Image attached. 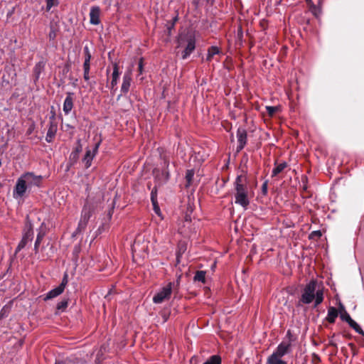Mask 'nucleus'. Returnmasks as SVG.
Instances as JSON below:
<instances>
[{
  "label": "nucleus",
  "mask_w": 364,
  "mask_h": 364,
  "mask_svg": "<svg viewBox=\"0 0 364 364\" xmlns=\"http://www.w3.org/2000/svg\"><path fill=\"white\" fill-rule=\"evenodd\" d=\"M33 237V228L31 223H28L26 226V229L24 230V233L23 235V237L20 242L18 243L15 253L16 254L18 252L21 250L23 248L25 247V246L27 245L28 242L32 241Z\"/></svg>",
  "instance_id": "nucleus-5"
},
{
  "label": "nucleus",
  "mask_w": 364,
  "mask_h": 364,
  "mask_svg": "<svg viewBox=\"0 0 364 364\" xmlns=\"http://www.w3.org/2000/svg\"><path fill=\"white\" fill-rule=\"evenodd\" d=\"M68 300L63 299L57 304V309L61 311H65V309L68 307Z\"/></svg>",
  "instance_id": "nucleus-31"
},
{
  "label": "nucleus",
  "mask_w": 364,
  "mask_h": 364,
  "mask_svg": "<svg viewBox=\"0 0 364 364\" xmlns=\"http://www.w3.org/2000/svg\"><path fill=\"white\" fill-rule=\"evenodd\" d=\"M67 284H68V274H65V275L62 279V282H61L60 284L58 286V287H61L62 290L64 291L65 287L67 285Z\"/></svg>",
  "instance_id": "nucleus-37"
},
{
  "label": "nucleus",
  "mask_w": 364,
  "mask_h": 364,
  "mask_svg": "<svg viewBox=\"0 0 364 364\" xmlns=\"http://www.w3.org/2000/svg\"><path fill=\"white\" fill-rule=\"evenodd\" d=\"M348 325L353 328L358 333L364 336V331L362 330L360 326L354 321L350 320V321L348 323Z\"/></svg>",
  "instance_id": "nucleus-27"
},
{
  "label": "nucleus",
  "mask_w": 364,
  "mask_h": 364,
  "mask_svg": "<svg viewBox=\"0 0 364 364\" xmlns=\"http://www.w3.org/2000/svg\"><path fill=\"white\" fill-rule=\"evenodd\" d=\"M144 70L143 58H140L138 65V71L139 74H142Z\"/></svg>",
  "instance_id": "nucleus-40"
},
{
  "label": "nucleus",
  "mask_w": 364,
  "mask_h": 364,
  "mask_svg": "<svg viewBox=\"0 0 364 364\" xmlns=\"http://www.w3.org/2000/svg\"><path fill=\"white\" fill-rule=\"evenodd\" d=\"M194 281L201 282L204 284L205 282V272L197 271L194 276Z\"/></svg>",
  "instance_id": "nucleus-26"
},
{
  "label": "nucleus",
  "mask_w": 364,
  "mask_h": 364,
  "mask_svg": "<svg viewBox=\"0 0 364 364\" xmlns=\"http://www.w3.org/2000/svg\"><path fill=\"white\" fill-rule=\"evenodd\" d=\"M93 210L94 205L90 204L89 202H87L82 210L81 217L78 223L77 228L76 230L77 232H82L86 228Z\"/></svg>",
  "instance_id": "nucleus-3"
},
{
  "label": "nucleus",
  "mask_w": 364,
  "mask_h": 364,
  "mask_svg": "<svg viewBox=\"0 0 364 364\" xmlns=\"http://www.w3.org/2000/svg\"><path fill=\"white\" fill-rule=\"evenodd\" d=\"M317 282L311 280L304 288L299 302L304 304H309L315 299L314 306L316 307L323 300V292L322 289H316Z\"/></svg>",
  "instance_id": "nucleus-1"
},
{
  "label": "nucleus",
  "mask_w": 364,
  "mask_h": 364,
  "mask_svg": "<svg viewBox=\"0 0 364 364\" xmlns=\"http://www.w3.org/2000/svg\"><path fill=\"white\" fill-rule=\"evenodd\" d=\"M167 318H168V317H167V316H166V315H164V322H165V321H166Z\"/></svg>",
  "instance_id": "nucleus-47"
},
{
  "label": "nucleus",
  "mask_w": 364,
  "mask_h": 364,
  "mask_svg": "<svg viewBox=\"0 0 364 364\" xmlns=\"http://www.w3.org/2000/svg\"><path fill=\"white\" fill-rule=\"evenodd\" d=\"M48 37L50 41H53L56 38V31L52 27L50 28Z\"/></svg>",
  "instance_id": "nucleus-39"
},
{
  "label": "nucleus",
  "mask_w": 364,
  "mask_h": 364,
  "mask_svg": "<svg viewBox=\"0 0 364 364\" xmlns=\"http://www.w3.org/2000/svg\"><path fill=\"white\" fill-rule=\"evenodd\" d=\"M9 307L4 306L0 311V319L9 315Z\"/></svg>",
  "instance_id": "nucleus-35"
},
{
  "label": "nucleus",
  "mask_w": 364,
  "mask_h": 364,
  "mask_svg": "<svg viewBox=\"0 0 364 364\" xmlns=\"http://www.w3.org/2000/svg\"><path fill=\"white\" fill-rule=\"evenodd\" d=\"M322 235L321 232L320 230H316L311 232L309 235L310 239L319 238Z\"/></svg>",
  "instance_id": "nucleus-36"
},
{
  "label": "nucleus",
  "mask_w": 364,
  "mask_h": 364,
  "mask_svg": "<svg viewBox=\"0 0 364 364\" xmlns=\"http://www.w3.org/2000/svg\"><path fill=\"white\" fill-rule=\"evenodd\" d=\"M100 9L99 6H92L90 11V21L92 25H98L100 23Z\"/></svg>",
  "instance_id": "nucleus-13"
},
{
  "label": "nucleus",
  "mask_w": 364,
  "mask_h": 364,
  "mask_svg": "<svg viewBox=\"0 0 364 364\" xmlns=\"http://www.w3.org/2000/svg\"><path fill=\"white\" fill-rule=\"evenodd\" d=\"M196 48V41L193 36H190L187 38V45L183 51V59L187 58Z\"/></svg>",
  "instance_id": "nucleus-12"
},
{
  "label": "nucleus",
  "mask_w": 364,
  "mask_h": 364,
  "mask_svg": "<svg viewBox=\"0 0 364 364\" xmlns=\"http://www.w3.org/2000/svg\"><path fill=\"white\" fill-rule=\"evenodd\" d=\"M338 316V311L335 307L331 306L328 309V314L326 317V320L333 323L335 322L336 318Z\"/></svg>",
  "instance_id": "nucleus-19"
},
{
  "label": "nucleus",
  "mask_w": 364,
  "mask_h": 364,
  "mask_svg": "<svg viewBox=\"0 0 364 364\" xmlns=\"http://www.w3.org/2000/svg\"><path fill=\"white\" fill-rule=\"evenodd\" d=\"M349 346H353V343H349Z\"/></svg>",
  "instance_id": "nucleus-50"
},
{
  "label": "nucleus",
  "mask_w": 364,
  "mask_h": 364,
  "mask_svg": "<svg viewBox=\"0 0 364 364\" xmlns=\"http://www.w3.org/2000/svg\"><path fill=\"white\" fill-rule=\"evenodd\" d=\"M171 282H169L166 287H163L159 292H157L153 297V301L155 304H161L164 301L168 299L172 292Z\"/></svg>",
  "instance_id": "nucleus-4"
},
{
  "label": "nucleus",
  "mask_w": 364,
  "mask_h": 364,
  "mask_svg": "<svg viewBox=\"0 0 364 364\" xmlns=\"http://www.w3.org/2000/svg\"><path fill=\"white\" fill-rule=\"evenodd\" d=\"M203 364H221V358L217 355H212Z\"/></svg>",
  "instance_id": "nucleus-28"
},
{
  "label": "nucleus",
  "mask_w": 364,
  "mask_h": 364,
  "mask_svg": "<svg viewBox=\"0 0 364 364\" xmlns=\"http://www.w3.org/2000/svg\"><path fill=\"white\" fill-rule=\"evenodd\" d=\"M287 166V163H281L276 166L272 170V176H276L277 174L283 171V170Z\"/></svg>",
  "instance_id": "nucleus-25"
},
{
  "label": "nucleus",
  "mask_w": 364,
  "mask_h": 364,
  "mask_svg": "<svg viewBox=\"0 0 364 364\" xmlns=\"http://www.w3.org/2000/svg\"><path fill=\"white\" fill-rule=\"evenodd\" d=\"M306 189H307V186L306 185H304V187H303V190L304 191H306Z\"/></svg>",
  "instance_id": "nucleus-48"
},
{
  "label": "nucleus",
  "mask_w": 364,
  "mask_h": 364,
  "mask_svg": "<svg viewBox=\"0 0 364 364\" xmlns=\"http://www.w3.org/2000/svg\"><path fill=\"white\" fill-rule=\"evenodd\" d=\"M58 0H46V9L49 11L53 6L58 5Z\"/></svg>",
  "instance_id": "nucleus-34"
},
{
  "label": "nucleus",
  "mask_w": 364,
  "mask_h": 364,
  "mask_svg": "<svg viewBox=\"0 0 364 364\" xmlns=\"http://www.w3.org/2000/svg\"><path fill=\"white\" fill-rule=\"evenodd\" d=\"M22 177L24 178L28 187L33 186H40L43 179L41 176H36L31 172L24 173L22 175Z\"/></svg>",
  "instance_id": "nucleus-7"
},
{
  "label": "nucleus",
  "mask_w": 364,
  "mask_h": 364,
  "mask_svg": "<svg viewBox=\"0 0 364 364\" xmlns=\"http://www.w3.org/2000/svg\"><path fill=\"white\" fill-rule=\"evenodd\" d=\"M267 364H287V363L282 359L275 353H272L267 359Z\"/></svg>",
  "instance_id": "nucleus-21"
},
{
  "label": "nucleus",
  "mask_w": 364,
  "mask_h": 364,
  "mask_svg": "<svg viewBox=\"0 0 364 364\" xmlns=\"http://www.w3.org/2000/svg\"><path fill=\"white\" fill-rule=\"evenodd\" d=\"M235 185V203L240 205L243 208H247L250 204L248 198V188L247 186V178L245 176H237Z\"/></svg>",
  "instance_id": "nucleus-2"
},
{
  "label": "nucleus",
  "mask_w": 364,
  "mask_h": 364,
  "mask_svg": "<svg viewBox=\"0 0 364 364\" xmlns=\"http://www.w3.org/2000/svg\"><path fill=\"white\" fill-rule=\"evenodd\" d=\"M164 174H165V176H166V179L168 180V178H169V173H168V171H164Z\"/></svg>",
  "instance_id": "nucleus-44"
},
{
  "label": "nucleus",
  "mask_w": 364,
  "mask_h": 364,
  "mask_svg": "<svg viewBox=\"0 0 364 364\" xmlns=\"http://www.w3.org/2000/svg\"><path fill=\"white\" fill-rule=\"evenodd\" d=\"M84 71V75H83V77H84V80L86 81V82H88L90 80V70H83Z\"/></svg>",
  "instance_id": "nucleus-41"
},
{
  "label": "nucleus",
  "mask_w": 364,
  "mask_h": 364,
  "mask_svg": "<svg viewBox=\"0 0 364 364\" xmlns=\"http://www.w3.org/2000/svg\"><path fill=\"white\" fill-rule=\"evenodd\" d=\"M340 317L342 321H345L348 323L352 320L350 316L342 305L341 306Z\"/></svg>",
  "instance_id": "nucleus-24"
},
{
  "label": "nucleus",
  "mask_w": 364,
  "mask_h": 364,
  "mask_svg": "<svg viewBox=\"0 0 364 364\" xmlns=\"http://www.w3.org/2000/svg\"><path fill=\"white\" fill-rule=\"evenodd\" d=\"M56 132L57 125L53 122H50L46 136V140L47 142L50 143L53 141L54 136H55Z\"/></svg>",
  "instance_id": "nucleus-16"
},
{
  "label": "nucleus",
  "mask_w": 364,
  "mask_h": 364,
  "mask_svg": "<svg viewBox=\"0 0 364 364\" xmlns=\"http://www.w3.org/2000/svg\"><path fill=\"white\" fill-rule=\"evenodd\" d=\"M119 77V67L117 63L113 65V73L112 75L111 88L113 89L117 84V81Z\"/></svg>",
  "instance_id": "nucleus-17"
},
{
  "label": "nucleus",
  "mask_w": 364,
  "mask_h": 364,
  "mask_svg": "<svg viewBox=\"0 0 364 364\" xmlns=\"http://www.w3.org/2000/svg\"><path fill=\"white\" fill-rule=\"evenodd\" d=\"M83 50H84V55H85V60L84 61L90 62L92 55H91V53H90L88 46H85L84 47Z\"/></svg>",
  "instance_id": "nucleus-32"
},
{
  "label": "nucleus",
  "mask_w": 364,
  "mask_h": 364,
  "mask_svg": "<svg viewBox=\"0 0 364 364\" xmlns=\"http://www.w3.org/2000/svg\"><path fill=\"white\" fill-rule=\"evenodd\" d=\"M267 181H264L262 186V192L263 195H266L267 193Z\"/></svg>",
  "instance_id": "nucleus-42"
},
{
  "label": "nucleus",
  "mask_w": 364,
  "mask_h": 364,
  "mask_svg": "<svg viewBox=\"0 0 364 364\" xmlns=\"http://www.w3.org/2000/svg\"><path fill=\"white\" fill-rule=\"evenodd\" d=\"M38 231V232L34 245V250L36 253L38 252V247L46 234V228L43 226V223L41 224Z\"/></svg>",
  "instance_id": "nucleus-15"
},
{
  "label": "nucleus",
  "mask_w": 364,
  "mask_h": 364,
  "mask_svg": "<svg viewBox=\"0 0 364 364\" xmlns=\"http://www.w3.org/2000/svg\"><path fill=\"white\" fill-rule=\"evenodd\" d=\"M90 62L84 61L83 70H90Z\"/></svg>",
  "instance_id": "nucleus-43"
},
{
  "label": "nucleus",
  "mask_w": 364,
  "mask_h": 364,
  "mask_svg": "<svg viewBox=\"0 0 364 364\" xmlns=\"http://www.w3.org/2000/svg\"><path fill=\"white\" fill-rule=\"evenodd\" d=\"M132 82V70L127 71L123 76V82L121 87V91L123 93H127Z\"/></svg>",
  "instance_id": "nucleus-14"
},
{
  "label": "nucleus",
  "mask_w": 364,
  "mask_h": 364,
  "mask_svg": "<svg viewBox=\"0 0 364 364\" xmlns=\"http://www.w3.org/2000/svg\"><path fill=\"white\" fill-rule=\"evenodd\" d=\"M74 93L68 92L66 97L63 102V112L65 114H68L73 108V102H74Z\"/></svg>",
  "instance_id": "nucleus-11"
},
{
  "label": "nucleus",
  "mask_w": 364,
  "mask_h": 364,
  "mask_svg": "<svg viewBox=\"0 0 364 364\" xmlns=\"http://www.w3.org/2000/svg\"><path fill=\"white\" fill-rule=\"evenodd\" d=\"M266 109H267V113L270 116H272L276 112V111L277 110V107L268 106V107H266Z\"/></svg>",
  "instance_id": "nucleus-38"
},
{
  "label": "nucleus",
  "mask_w": 364,
  "mask_h": 364,
  "mask_svg": "<svg viewBox=\"0 0 364 364\" xmlns=\"http://www.w3.org/2000/svg\"><path fill=\"white\" fill-rule=\"evenodd\" d=\"M55 364H65L63 362H56Z\"/></svg>",
  "instance_id": "nucleus-49"
},
{
  "label": "nucleus",
  "mask_w": 364,
  "mask_h": 364,
  "mask_svg": "<svg viewBox=\"0 0 364 364\" xmlns=\"http://www.w3.org/2000/svg\"><path fill=\"white\" fill-rule=\"evenodd\" d=\"M310 11L316 16H318L321 14L320 9L318 7H317L314 4H312V5H311Z\"/></svg>",
  "instance_id": "nucleus-33"
},
{
  "label": "nucleus",
  "mask_w": 364,
  "mask_h": 364,
  "mask_svg": "<svg viewBox=\"0 0 364 364\" xmlns=\"http://www.w3.org/2000/svg\"><path fill=\"white\" fill-rule=\"evenodd\" d=\"M306 3L308 4V5L309 6V7L311 6V5H312L313 1L311 0H306Z\"/></svg>",
  "instance_id": "nucleus-45"
},
{
  "label": "nucleus",
  "mask_w": 364,
  "mask_h": 364,
  "mask_svg": "<svg viewBox=\"0 0 364 364\" xmlns=\"http://www.w3.org/2000/svg\"><path fill=\"white\" fill-rule=\"evenodd\" d=\"M291 351V344L290 341H282L273 353L282 358L284 355L290 353Z\"/></svg>",
  "instance_id": "nucleus-8"
},
{
  "label": "nucleus",
  "mask_w": 364,
  "mask_h": 364,
  "mask_svg": "<svg viewBox=\"0 0 364 364\" xmlns=\"http://www.w3.org/2000/svg\"><path fill=\"white\" fill-rule=\"evenodd\" d=\"M63 292V291L62 290L61 287H57L47 293L45 297V300L53 299L61 294Z\"/></svg>",
  "instance_id": "nucleus-22"
},
{
  "label": "nucleus",
  "mask_w": 364,
  "mask_h": 364,
  "mask_svg": "<svg viewBox=\"0 0 364 364\" xmlns=\"http://www.w3.org/2000/svg\"><path fill=\"white\" fill-rule=\"evenodd\" d=\"M237 138L238 141L237 151H241L247 142V132L243 128H238L237 131Z\"/></svg>",
  "instance_id": "nucleus-10"
},
{
  "label": "nucleus",
  "mask_w": 364,
  "mask_h": 364,
  "mask_svg": "<svg viewBox=\"0 0 364 364\" xmlns=\"http://www.w3.org/2000/svg\"><path fill=\"white\" fill-rule=\"evenodd\" d=\"M114 203L112 204V208H110L109 210H108V213L107 215V218H105V222L102 223V228H104V226L105 225V223L107 222H109L111 220L113 213H114Z\"/></svg>",
  "instance_id": "nucleus-30"
},
{
  "label": "nucleus",
  "mask_w": 364,
  "mask_h": 364,
  "mask_svg": "<svg viewBox=\"0 0 364 364\" xmlns=\"http://www.w3.org/2000/svg\"><path fill=\"white\" fill-rule=\"evenodd\" d=\"M151 201H152V203L154 205V210L155 213L156 215H158L159 216H161V210H160L159 207L157 205L156 198L155 193L154 192V191H151Z\"/></svg>",
  "instance_id": "nucleus-23"
},
{
  "label": "nucleus",
  "mask_w": 364,
  "mask_h": 364,
  "mask_svg": "<svg viewBox=\"0 0 364 364\" xmlns=\"http://www.w3.org/2000/svg\"><path fill=\"white\" fill-rule=\"evenodd\" d=\"M194 176V171L193 170H188L186 174V180L187 182L186 186H189L191 184L192 180Z\"/></svg>",
  "instance_id": "nucleus-29"
},
{
  "label": "nucleus",
  "mask_w": 364,
  "mask_h": 364,
  "mask_svg": "<svg viewBox=\"0 0 364 364\" xmlns=\"http://www.w3.org/2000/svg\"><path fill=\"white\" fill-rule=\"evenodd\" d=\"M100 143H97L95 145V147L93 148V150H87L85 155L82 159V161L85 164V166L87 168H89L92 164V161L95 156V154L97 152V149L99 148Z\"/></svg>",
  "instance_id": "nucleus-9"
},
{
  "label": "nucleus",
  "mask_w": 364,
  "mask_h": 364,
  "mask_svg": "<svg viewBox=\"0 0 364 364\" xmlns=\"http://www.w3.org/2000/svg\"><path fill=\"white\" fill-rule=\"evenodd\" d=\"M28 185L26 182L24 181V178L22 176L18 178L16 186L14 187L13 191V196L14 198H21L24 193H26Z\"/></svg>",
  "instance_id": "nucleus-6"
},
{
  "label": "nucleus",
  "mask_w": 364,
  "mask_h": 364,
  "mask_svg": "<svg viewBox=\"0 0 364 364\" xmlns=\"http://www.w3.org/2000/svg\"><path fill=\"white\" fill-rule=\"evenodd\" d=\"M45 68V63L43 61H40L36 63L33 68V74L35 75L36 80H38L41 73L43 71Z\"/></svg>",
  "instance_id": "nucleus-20"
},
{
  "label": "nucleus",
  "mask_w": 364,
  "mask_h": 364,
  "mask_svg": "<svg viewBox=\"0 0 364 364\" xmlns=\"http://www.w3.org/2000/svg\"><path fill=\"white\" fill-rule=\"evenodd\" d=\"M188 220H191V218L188 215H186V221H188Z\"/></svg>",
  "instance_id": "nucleus-46"
},
{
  "label": "nucleus",
  "mask_w": 364,
  "mask_h": 364,
  "mask_svg": "<svg viewBox=\"0 0 364 364\" xmlns=\"http://www.w3.org/2000/svg\"><path fill=\"white\" fill-rule=\"evenodd\" d=\"M221 53L220 49L218 46H210L208 49V54L206 56V61L210 62L215 55H218Z\"/></svg>",
  "instance_id": "nucleus-18"
}]
</instances>
